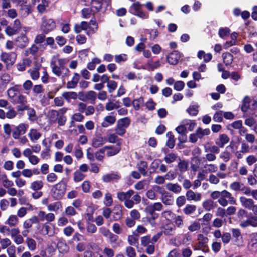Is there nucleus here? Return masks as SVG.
<instances>
[{
  "label": "nucleus",
  "instance_id": "obj_1",
  "mask_svg": "<svg viewBox=\"0 0 257 257\" xmlns=\"http://www.w3.org/2000/svg\"><path fill=\"white\" fill-rule=\"evenodd\" d=\"M212 199H218V203L223 207L226 206L228 204H236V200L231 193L226 190L221 191H214L210 194Z\"/></svg>",
  "mask_w": 257,
  "mask_h": 257
},
{
  "label": "nucleus",
  "instance_id": "obj_2",
  "mask_svg": "<svg viewBox=\"0 0 257 257\" xmlns=\"http://www.w3.org/2000/svg\"><path fill=\"white\" fill-rule=\"evenodd\" d=\"M67 60L64 58H58L57 62L51 61L50 66L53 73L58 77L62 78L67 76L69 74V69L65 67Z\"/></svg>",
  "mask_w": 257,
  "mask_h": 257
},
{
  "label": "nucleus",
  "instance_id": "obj_3",
  "mask_svg": "<svg viewBox=\"0 0 257 257\" xmlns=\"http://www.w3.org/2000/svg\"><path fill=\"white\" fill-rule=\"evenodd\" d=\"M204 152L206 153L203 158V163L213 162L216 161V154L219 152V149L215 145L204 146Z\"/></svg>",
  "mask_w": 257,
  "mask_h": 257
},
{
  "label": "nucleus",
  "instance_id": "obj_4",
  "mask_svg": "<svg viewBox=\"0 0 257 257\" xmlns=\"http://www.w3.org/2000/svg\"><path fill=\"white\" fill-rule=\"evenodd\" d=\"M134 191L130 189L127 191L118 192L117 193V198L120 201H124V205L127 208H132L134 207V202L130 198L134 194Z\"/></svg>",
  "mask_w": 257,
  "mask_h": 257
},
{
  "label": "nucleus",
  "instance_id": "obj_5",
  "mask_svg": "<svg viewBox=\"0 0 257 257\" xmlns=\"http://www.w3.org/2000/svg\"><path fill=\"white\" fill-rule=\"evenodd\" d=\"M208 238L203 234L199 233L197 235V242L194 244L193 248L194 250H201L204 252L209 251L208 245Z\"/></svg>",
  "mask_w": 257,
  "mask_h": 257
},
{
  "label": "nucleus",
  "instance_id": "obj_6",
  "mask_svg": "<svg viewBox=\"0 0 257 257\" xmlns=\"http://www.w3.org/2000/svg\"><path fill=\"white\" fill-rule=\"evenodd\" d=\"M66 185L62 181L54 185L51 189L52 197L56 200L61 199L65 194Z\"/></svg>",
  "mask_w": 257,
  "mask_h": 257
},
{
  "label": "nucleus",
  "instance_id": "obj_7",
  "mask_svg": "<svg viewBox=\"0 0 257 257\" xmlns=\"http://www.w3.org/2000/svg\"><path fill=\"white\" fill-rule=\"evenodd\" d=\"M257 108V102L253 99H250L249 97L246 96L243 100L241 106V110L243 112H246L248 110H254Z\"/></svg>",
  "mask_w": 257,
  "mask_h": 257
},
{
  "label": "nucleus",
  "instance_id": "obj_8",
  "mask_svg": "<svg viewBox=\"0 0 257 257\" xmlns=\"http://www.w3.org/2000/svg\"><path fill=\"white\" fill-rule=\"evenodd\" d=\"M0 57L1 60L6 63L7 67L8 68L15 63L16 55L14 53L3 52L1 54Z\"/></svg>",
  "mask_w": 257,
  "mask_h": 257
},
{
  "label": "nucleus",
  "instance_id": "obj_9",
  "mask_svg": "<svg viewBox=\"0 0 257 257\" xmlns=\"http://www.w3.org/2000/svg\"><path fill=\"white\" fill-rule=\"evenodd\" d=\"M29 125L26 123H20L14 127L12 131V136L14 139H18L20 136L26 133Z\"/></svg>",
  "mask_w": 257,
  "mask_h": 257
},
{
  "label": "nucleus",
  "instance_id": "obj_10",
  "mask_svg": "<svg viewBox=\"0 0 257 257\" xmlns=\"http://www.w3.org/2000/svg\"><path fill=\"white\" fill-rule=\"evenodd\" d=\"M12 102L14 104H21L20 108L18 109L20 111L25 110V109L27 108V98L26 96L21 93L19 94V95L15 99V100H14Z\"/></svg>",
  "mask_w": 257,
  "mask_h": 257
},
{
  "label": "nucleus",
  "instance_id": "obj_11",
  "mask_svg": "<svg viewBox=\"0 0 257 257\" xmlns=\"http://www.w3.org/2000/svg\"><path fill=\"white\" fill-rule=\"evenodd\" d=\"M104 152H106V155L111 157L117 154L121 150L120 143H117L115 146H105L103 147Z\"/></svg>",
  "mask_w": 257,
  "mask_h": 257
},
{
  "label": "nucleus",
  "instance_id": "obj_12",
  "mask_svg": "<svg viewBox=\"0 0 257 257\" xmlns=\"http://www.w3.org/2000/svg\"><path fill=\"white\" fill-rule=\"evenodd\" d=\"M249 251L253 252L257 251V233L250 235V238L247 245Z\"/></svg>",
  "mask_w": 257,
  "mask_h": 257
},
{
  "label": "nucleus",
  "instance_id": "obj_13",
  "mask_svg": "<svg viewBox=\"0 0 257 257\" xmlns=\"http://www.w3.org/2000/svg\"><path fill=\"white\" fill-rule=\"evenodd\" d=\"M38 217L40 219V221H46L50 222L53 221L55 219V215L53 213H46L44 211H39L38 212Z\"/></svg>",
  "mask_w": 257,
  "mask_h": 257
},
{
  "label": "nucleus",
  "instance_id": "obj_14",
  "mask_svg": "<svg viewBox=\"0 0 257 257\" xmlns=\"http://www.w3.org/2000/svg\"><path fill=\"white\" fill-rule=\"evenodd\" d=\"M55 27V24L52 19H46L43 21L42 29L45 33H48Z\"/></svg>",
  "mask_w": 257,
  "mask_h": 257
},
{
  "label": "nucleus",
  "instance_id": "obj_15",
  "mask_svg": "<svg viewBox=\"0 0 257 257\" xmlns=\"http://www.w3.org/2000/svg\"><path fill=\"white\" fill-rule=\"evenodd\" d=\"M20 85H16L13 87H10L7 90V95L12 102L15 100V99L20 94Z\"/></svg>",
  "mask_w": 257,
  "mask_h": 257
},
{
  "label": "nucleus",
  "instance_id": "obj_16",
  "mask_svg": "<svg viewBox=\"0 0 257 257\" xmlns=\"http://www.w3.org/2000/svg\"><path fill=\"white\" fill-rule=\"evenodd\" d=\"M180 58L179 53L177 51H174L170 53L166 57L167 62L171 65L177 64Z\"/></svg>",
  "mask_w": 257,
  "mask_h": 257
},
{
  "label": "nucleus",
  "instance_id": "obj_17",
  "mask_svg": "<svg viewBox=\"0 0 257 257\" xmlns=\"http://www.w3.org/2000/svg\"><path fill=\"white\" fill-rule=\"evenodd\" d=\"M186 196L188 201H194L195 202L199 201L202 198V195L200 193H196L191 190L186 192Z\"/></svg>",
  "mask_w": 257,
  "mask_h": 257
},
{
  "label": "nucleus",
  "instance_id": "obj_18",
  "mask_svg": "<svg viewBox=\"0 0 257 257\" xmlns=\"http://www.w3.org/2000/svg\"><path fill=\"white\" fill-rule=\"evenodd\" d=\"M166 189L175 194H179L182 191L181 186L177 183H168L165 185Z\"/></svg>",
  "mask_w": 257,
  "mask_h": 257
},
{
  "label": "nucleus",
  "instance_id": "obj_19",
  "mask_svg": "<svg viewBox=\"0 0 257 257\" xmlns=\"http://www.w3.org/2000/svg\"><path fill=\"white\" fill-rule=\"evenodd\" d=\"M176 231V226L171 223H166L163 226V232L165 235H173Z\"/></svg>",
  "mask_w": 257,
  "mask_h": 257
},
{
  "label": "nucleus",
  "instance_id": "obj_20",
  "mask_svg": "<svg viewBox=\"0 0 257 257\" xmlns=\"http://www.w3.org/2000/svg\"><path fill=\"white\" fill-rule=\"evenodd\" d=\"M229 141V137L225 134L220 135L215 141V144L218 148H223L224 145Z\"/></svg>",
  "mask_w": 257,
  "mask_h": 257
},
{
  "label": "nucleus",
  "instance_id": "obj_21",
  "mask_svg": "<svg viewBox=\"0 0 257 257\" xmlns=\"http://www.w3.org/2000/svg\"><path fill=\"white\" fill-rule=\"evenodd\" d=\"M239 201L241 205L248 210L251 209L253 204L254 203L253 200L252 199L247 198L243 196H240L239 197Z\"/></svg>",
  "mask_w": 257,
  "mask_h": 257
},
{
  "label": "nucleus",
  "instance_id": "obj_22",
  "mask_svg": "<svg viewBox=\"0 0 257 257\" xmlns=\"http://www.w3.org/2000/svg\"><path fill=\"white\" fill-rule=\"evenodd\" d=\"M120 178V175L118 172L107 174L102 176L103 181L107 183L111 181L117 180Z\"/></svg>",
  "mask_w": 257,
  "mask_h": 257
},
{
  "label": "nucleus",
  "instance_id": "obj_23",
  "mask_svg": "<svg viewBox=\"0 0 257 257\" xmlns=\"http://www.w3.org/2000/svg\"><path fill=\"white\" fill-rule=\"evenodd\" d=\"M163 208V205L160 202H156L147 206L146 208L150 214L155 213V211H161Z\"/></svg>",
  "mask_w": 257,
  "mask_h": 257
},
{
  "label": "nucleus",
  "instance_id": "obj_24",
  "mask_svg": "<svg viewBox=\"0 0 257 257\" xmlns=\"http://www.w3.org/2000/svg\"><path fill=\"white\" fill-rule=\"evenodd\" d=\"M161 200L164 204L168 206H172L174 202V200L172 198L171 195L168 192L161 196Z\"/></svg>",
  "mask_w": 257,
  "mask_h": 257
},
{
  "label": "nucleus",
  "instance_id": "obj_25",
  "mask_svg": "<svg viewBox=\"0 0 257 257\" xmlns=\"http://www.w3.org/2000/svg\"><path fill=\"white\" fill-rule=\"evenodd\" d=\"M178 159H179L180 158L177 154L173 152H171L166 154L164 160L166 163L171 164L174 163Z\"/></svg>",
  "mask_w": 257,
  "mask_h": 257
},
{
  "label": "nucleus",
  "instance_id": "obj_26",
  "mask_svg": "<svg viewBox=\"0 0 257 257\" xmlns=\"http://www.w3.org/2000/svg\"><path fill=\"white\" fill-rule=\"evenodd\" d=\"M130 11L133 15L140 16L142 15V6L139 2L133 4L130 8Z\"/></svg>",
  "mask_w": 257,
  "mask_h": 257
},
{
  "label": "nucleus",
  "instance_id": "obj_27",
  "mask_svg": "<svg viewBox=\"0 0 257 257\" xmlns=\"http://www.w3.org/2000/svg\"><path fill=\"white\" fill-rule=\"evenodd\" d=\"M28 38L25 35L18 37L16 40V45L20 48H24L28 44Z\"/></svg>",
  "mask_w": 257,
  "mask_h": 257
},
{
  "label": "nucleus",
  "instance_id": "obj_28",
  "mask_svg": "<svg viewBox=\"0 0 257 257\" xmlns=\"http://www.w3.org/2000/svg\"><path fill=\"white\" fill-rule=\"evenodd\" d=\"M28 136L31 141L35 142L41 138L42 134L37 130L32 128L30 130Z\"/></svg>",
  "mask_w": 257,
  "mask_h": 257
},
{
  "label": "nucleus",
  "instance_id": "obj_29",
  "mask_svg": "<svg viewBox=\"0 0 257 257\" xmlns=\"http://www.w3.org/2000/svg\"><path fill=\"white\" fill-rule=\"evenodd\" d=\"M19 222L18 217L16 215H11L6 221L5 223L10 227H15Z\"/></svg>",
  "mask_w": 257,
  "mask_h": 257
},
{
  "label": "nucleus",
  "instance_id": "obj_30",
  "mask_svg": "<svg viewBox=\"0 0 257 257\" xmlns=\"http://www.w3.org/2000/svg\"><path fill=\"white\" fill-rule=\"evenodd\" d=\"M116 118L114 116L107 115L104 118V120L102 122V126L104 127H108L115 123Z\"/></svg>",
  "mask_w": 257,
  "mask_h": 257
},
{
  "label": "nucleus",
  "instance_id": "obj_31",
  "mask_svg": "<svg viewBox=\"0 0 257 257\" xmlns=\"http://www.w3.org/2000/svg\"><path fill=\"white\" fill-rule=\"evenodd\" d=\"M216 205L212 199H207L202 203L203 208L207 211L213 209Z\"/></svg>",
  "mask_w": 257,
  "mask_h": 257
},
{
  "label": "nucleus",
  "instance_id": "obj_32",
  "mask_svg": "<svg viewBox=\"0 0 257 257\" xmlns=\"http://www.w3.org/2000/svg\"><path fill=\"white\" fill-rule=\"evenodd\" d=\"M42 230L44 234L50 236L54 235L55 233L54 227H52L51 224L48 223H45L43 225Z\"/></svg>",
  "mask_w": 257,
  "mask_h": 257
},
{
  "label": "nucleus",
  "instance_id": "obj_33",
  "mask_svg": "<svg viewBox=\"0 0 257 257\" xmlns=\"http://www.w3.org/2000/svg\"><path fill=\"white\" fill-rule=\"evenodd\" d=\"M106 142V140L101 136H96L93 139L92 143V146L98 148L102 146Z\"/></svg>",
  "mask_w": 257,
  "mask_h": 257
},
{
  "label": "nucleus",
  "instance_id": "obj_34",
  "mask_svg": "<svg viewBox=\"0 0 257 257\" xmlns=\"http://www.w3.org/2000/svg\"><path fill=\"white\" fill-rule=\"evenodd\" d=\"M62 96L67 102H70L71 99L75 100L77 98V93L74 91L64 92Z\"/></svg>",
  "mask_w": 257,
  "mask_h": 257
},
{
  "label": "nucleus",
  "instance_id": "obj_35",
  "mask_svg": "<svg viewBox=\"0 0 257 257\" xmlns=\"http://www.w3.org/2000/svg\"><path fill=\"white\" fill-rule=\"evenodd\" d=\"M203 168L207 173H215L217 171L218 168L216 165L212 163H204Z\"/></svg>",
  "mask_w": 257,
  "mask_h": 257
},
{
  "label": "nucleus",
  "instance_id": "obj_36",
  "mask_svg": "<svg viewBox=\"0 0 257 257\" xmlns=\"http://www.w3.org/2000/svg\"><path fill=\"white\" fill-rule=\"evenodd\" d=\"M89 28L88 23L83 21L80 24H76L74 26V31L77 33H80L82 30H86Z\"/></svg>",
  "mask_w": 257,
  "mask_h": 257
},
{
  "label": "nucleus",
  "instance_id": "obj_37",
  "mask_svg": "<svg viewBox=\"0 0 257 257\" xmlns=\"http://www.w3.org/2000/svg\"><path fill=\"white\" fill-rule=\"evenodd\" d=\"M43 182L41 180H36L32 182L30 185V188L34 191L41 190L43 187Z\"/></svg>",
  "mask_w": 257,
  "mask_h": 257
},
{
  "label": "nucleus",
  "instance_id": "obj_38",
  "mask_svg": "<svg viewBox=\"0 0 257 257\" xmlns=\"http://www.w3.org/2000/svg\"><path fill=\"white\" fill-rule=\"evenodd\" d=\"M195 132L198 137V138L201 139L204 136H208L210 134V131L209 128L203 129L202 128L199 127L197 128Z\"/></svg>",
  "mask_w": 257,
  "mask_h": 257
},
{
  "label": "nucleus",
  "instance_id": "obj_39",
  "mask_svg": "<svg viewBox=\"0 0 257 257\" xmlns=\"http://www.w3.org/2000/svg\"><path fill=\"white\" fill-rule=\"evenodd\" d=\"M79 80V75L78 74L75 73L72 79V80L68 82L67 84L68 88H75Z\"/></svg>",
  "mask_w": 257,
  "mask_h": 257
},
{
  "label": "nucleus",
  "instance_id": "obj_40",
  "mask_svg": "<svg viewBox=\"0 0 257 257\" xmlns=\"http://www.w3.org/2000/svg\"><path fill=\"white\" fill-rule=\"evenodd\" d=\"M0 180L3 183V186L6 188L11 187L14 183L12 181L8 179L7 176L5 174L0 175Z\"/></svg>",
  "mask_w": 257,
  "mask_h": 257
},
{
  "label": "nucleus",
  "instance_id": "obj_41",
  "mask_svg": "<svg viewBox=\"0 0 257 257\" xmlns=\"http://www.w3.org/2000/svg\"><path fill=\"white\" fill-rule=\"evenodd\" d=\"M201 228V224L198 221H193L188 226V229L189 231L193 232L198 231Z\"/></svg>",
  "mask_w": 257,
  "mask_h": 257
},
{
  "label": "nucleus",
  "instance_id": "obj_42",
  "mask_svg": "<svg viewBox=\"0 0 257 257\" xmlns=\"http://www.w3.org/2000/svg\"><path fill=\"white\" fill-rule=\"evenodd\" d=\"M26 242L28 248L30 250L34 251L36 249L37 244L36 241L34 239L31 237H27L26 239Z\"/></svg>",
  "mask_w": 257,
  "mask_h": 257
},
{
  "label": "nucleus",
  "instance_id": "obj_43",
  "mask_svg": "<svg viewBox=\"0 0 257 257\" xmlns=\"http://www.w3.org/2000/svg\"><path fill=\"white\" fill-rule=\"evenodd\" d=\"M167 136L169 139L166 142V145L170 148L172 149L174 147L175 144V139L174 136L172 132H168L167 134Z\"/></svg>",
  "mask_w": 257,
  "mask_h": 257
},
{
  "label": "nucleus",
  "instance_id": "obj_44",
  "mask_svg": "<svg viewBox=\"0 0 257 257\" xmlns=\"http://www.w3.org/2000/svg\"><path fill=\"white\" fill-rule=\"evenodd\" d=\"M161 64L159 60L153 62L152 60H149L147 64V69L151 71L159 68Z\"/></svg>",
  "mask_w": 257,
  "mask_h": 257
},
{
  "label": "nucleus",
  "instance_id": "obj_45",
  "mask_svg": "<svg viewBox=\"0 0 257 257\" xmlns=\"http://www.w3.org/2000/svg\"><path fill=\"white\" fill-rule=\"evenodd\" d=\"M25 110H27L28 111L27 114L29 116V119L33 122L37 120V117L36 116V111L34 109L30 108L27 105V108L25 109Z\"/></svg>",
  "mask_w": 257,
  "mask_h": 257
},
{
  "label": "nucleus",
  "instance_id": "obj_46",
  "mask_svg": "<svg viewBox=\"0 0 257 257\" xmlns=\"http://www.w3.org/2000/svg\"><path fill=\"white\" fill-rule=\"evenodd\" d=\"M182 123H183L186 127L188 126L187 128L190 132L192 131L196 125V123L195 121L188 119L184 120L182 121Z\"/></svg>",
  "mask_w": 257,
  "mask_h": 257
},
{
  "label": "nucleus",
  "instance_id": "obj_47",
  "mask_svg": "<svg viewBox=\"0 0 257 257\" xmlns=\"http://www.w3.org/2000/svg\"><path fill=\"white\" fill-rule=\"evenodd\" d=\"M223 62L226 66L230 65L233 61V56L229 53H224L222 54Z\"/></svg>",
  "mask_w": 257,
  "mask_h": 257
},
{
  "label": "nucleus",
  "instance_id": "obj_48",
  "mask_svg": "<svg viewBox=\"0 0 257 257\" xmlns=\"http://www.w3.org/2000/svg\"><path fill=\"white\" fill-rule=\"evenodd\" d=\"M196 210V207L194 205L188 204L183 209V212L186 215H190L194 213Z\"/></svg>",
  "mask_w": 257,
  "mask_h": 257
},
{
  "label": "nucleus",
  "instance_id": "obj_49",
  "mask_svg": "<svg viewBox=\"0 0 257 257\" xmlns=\"http://www.w3.org/2000/svg\"><path fill=\"white\" fill-rule=\"evenodd\" d=\"M175 226L178 228H182L184 226L183 217L181 215H175L174 217Z\"/></svg>",
  "mask_w": 257,
  "mask_h": 257
},
{
  "label": "nucleus",
  "instance_id": "obj_50",
  "mask_svg": "<svg viewBox=\"0 0 257 257\" xmlns=\"http://www.w3.org/2000/svg\"><path fill=\"white\" fill-rule=\"evenodd\" d=\"M86 101L89 100L91 103H94L97 97V93L94 91H89L86 92Z\"/></svg>",
  "mask_w": 257,
  "mask_h": 257
},
{
  "label": "nucleus",
  "instance_id": "obj_51",
  "mask_svg": "<svg viewBox=\"0 0 257 257\" xmlns=\"http://www.w3.org/2000/svg\"><path fill=\"white\" fill-rule=\"evenodd\" d=\"M150 217H147V221L153 227L156 226L157 223L156 222V219L158 217V215L156 213L150 214Z\"/></svg>",
  "mask_w": 257,
  "mask_h": 257
},
{
  "label": "nucleus",
  "instance_id": "obj_52",
  "mask_svg": "<svg viewBox=\"0 0 257 257\" xmlns=\"http://www.w3.org/2000/svg\"><path fill=\"white\" fill-rule=\"evenodd\" d=\"M243 185V184L237 181H235L230 184V188L234 191H241Z\"/></svg>",
  "mask_w": 257,
  "mask_h": 257
},
{
  "label": "nucleus",
  "instance_id": "obj_53",
  "mask_svg": "<svg viewBox=\"0 0 257 257\" xmlns=\"http://www.w3.org/2000/svg\"><path fill=\"white\" fill-rule=\"evenodd\" d=\"M12 241L8 238H2L0 240V244L3 249L8 248L11 246Z\"/></svg>",
  "mask_w": 257,
  "mask_h": 257
},
{
  "label": "nucleus",
  "instance_id": "obj_54",
  "mask_svg": "<svg viewBox=\"0 0 257 257\" xmlns=\"http://www.w3.org/2000/svg\"><path fill=\"white\" fill-rule=\"evenodd\" d=\"M84 118V116L80 112H77V113H74L71 117V118H72V121L71 122V125L73 124L75 121H78V122L82 121L83 120Z\"/></svg>",
  "mask_w": 257,
  "mask_h": 257
},
{
  "label": "nucleus",
  "instance_id": "obj_55",
  "mask_svg": "<svg viewBox=\"0 0 257 257\" xmlns=\"http://www.w3.org/2000/svg\"><path fill=\"white\" fill-rule=\"evenodd\" d=\"M101 61L99 58H94L90 62L87 64V68L90 70H93L95 68L96 64H99Z\"/></svg>",
  "mask_w": 257,
  "mask_h": 257
},
{
  "label": "nucleus",
  "instance_id": "obj_56",
  "mask_svg": "<svg viewBox=\"0 0 257 257\" xmlns=\"http://www.w3.org/2000/svg\"><path fill=\"white\" fill-rule=\"evenodd\" d=\"M85 177L84 175L79 171H76L74 173L73 180L75 182H78L83 180Z\"/></svg>",
  "mask_w": 257,
  "mask_h": 257
},
{
  "label": "nucleus",
  "instance_id": "obj_57",
  "mask_svg": "<svg viewBox=\"0 0 257 257\" xmlns=\"http://www.w3.org/2000/svg\"><path fill=\"white\" fill-rule=\"evenodd\" d=\"M208 181L209 182L213 185H217L220 182L218 176L216 175L213 174H210L208 177Z\"/></svg>",
  "mask_w": 257,
  "mask_h": 257
},
{
  "label": "nucleus",
  "instance_id": "obj_58",
  "mask_svg": "<svg viewBox=\"0 0 257 257\" xmlns=\"http://www.w3.org/2000/svg\"><path fill=\"white\" fill-rule=\"evenodd\" d=\"M61 207V203L59 202L53 204H48L47 206L48 210L49 211H56Z\"/></svg>",
  "mask_w": 257,
  "mask_h": 257
},
{
  "label": "nucleus",
  "instance_id": "obj_59",
  "mask_svg": "<svg viewBox=\"0 0 257 257\" xmlns=\"http://www.w3.org/2000/svg\"><path fill=\"white\" fill-rule=\"evenodd\" d=\"M117 83L113 80H109L107 84L108 92L109 93L113 92L116 88Z\"/></svg>",
  "mask_w": 257,
  "mask_h": 257
},
{
  "label": "nucleus",
  "instance_id": "obj_60",
  "mask_svg": "<svg viewBox=\"0 0 257 257\" xmlns=\"http://www.w3.org/2000/svg\"><path fill=\"white\" fill-rule=\"evenodd\" d=\"M152 188L154 189L156 193H157L161 195V196L163 195L166 192H167L163 187L157 184L153 185L152 186Z\"/></svg>",
  "mask_w": 257,
  "mask_h": 257
},
{
  "label": "nucleus",
  "instance_id": "obj_61",
  "mask_svg": "<svg viewBox=\"0 0 257 257\" xmlns=\"http://www.w3.org/2000/svg\"><path fill=\"white\" fill-rule=\"evenodd\" d=\"M147 180H143L138 182L134 186V188L137 190H143L147 185Z\"/></svg>",
  "mask_w": 257,
  "mask_h": 257
},
{
  "label": "nucleus",
  "instance_id": "obj_62",
  "mask_svg": "<svg viewBox=\"0 0 257 257\" xmlns=\"http://www.w3.org/2000/svg\"><path fill=\"white\" fill-rule=\"evenodd\" d=\"M230 157L231 154L227 151H224L219 155V158L225 162H227L230 159Z\"/></svg>",
  "mask_w": 257,
  "mask_h": 257
},
{
  "label": "nucleus",
  "instance_id": "obj_63",
  "mask_svg": "<svg viewBox=\"0 0 257 257\" xmlns=\"http://www.w3.org/2000/svg\"><path fill=\"white\" fill-rule=\"evenodd\" d=\"M146 195L150 200H155L157 198V194L152 188L146 192Z\"/></svg>",
  "mask_w": 257,
  "mask_h": 257
},
{
  "label": "nucleus",
  "instance_id": "obj_64",
  "mask_svg": "<svg viewBox=\"0 0 257 257\" xmlns=\"http://www.w3.org/2000/svg\"><path fill=\"white\" fill-rule=\"evenodd\" d=\"M125 252L128 257H135L136 255L135 249L132 246H127Z\"/></svg>",
  "mask_w": 257,
  "mask_h": 257
}]
</instances>
